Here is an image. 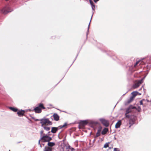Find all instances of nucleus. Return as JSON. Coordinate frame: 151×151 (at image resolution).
I'll return each instance as SVG.
<instances>
[{
	"label": "nucleus",
	"instance_id": "1",
	"mask_svg": "<svg viewBox=\"0 0 151 151\" xmlns=\"http://www.w3.org/2000/svg\"><path fill=\"white\" fill-rule=\"evenodd\" d=\"M40 121L42 127L45 125H51L52 124V123L48 119H42L40 120Z\"/></svg>",
	"mask_w": 151,
	"mask_h": 151
},
{
	"label": "nucleus",
	"instance_id": "2",
	"mask_svg": "<svg viewBox=\"0 0 151 151\" xmlns=\"http://www.w3.org/2000/svg\"><path fill=\"white\" fill-rule=\"evenodd\" d=\"M67 125L66 123H65L63 125H60L58 127H52V128L51 132L53 133H55L58 130V129H61L63 128L64 127Z\"/></svg>",
	"mask_w": 151,
	"mask_h": 151
},
{
	"label": "nucleus",
	"instance_id": "3",
	"mask_svg": "<svg viewBox=\"0 0 151 151\" xmlns=\"http://www.w3.org/2000/svg\"><path fill=\"white\" fill-rule=\"evenodd\" d=\"M145 77V76L143 78H142L140 80L137 81L134 85L133 87L134 88H136L139 87L140 85L143 82L144 79Z\"/></svg>",
	"mask_w": 151,
	"mask_h": 151
},
{
	"label": "nucleus",
	"instance_id": "4",
	"mask_svg": "<svg viewBox=\"0 0 151 151\" xmlns=\"http://www.w3.org/2000/svg\"><path fill=\"white\" fill-rule=\"evenodd\" d=\"M41 139L43 142H48L52 139V138L47 135H45L42 137Z\"/></svg>",
	"mask_w": 151,
	"mask_h": 151
},
{
	"label": "nucleus",
	"instance_id": "5",
	"mask_svg": "<svg viewBox=\"0 0 151 151\" xmlns=\"http://www.w3.org/2000/svg\"><path fill=\"white\" fill-rule=\"evenodd\" d=\"M99 120L104 126L107 127L109 126V123L108 120H106L104 118H100L99 119Z\"/></svg>",
	"mask_w": 151,
	"mask_h": 151
},
{
	"label": "nucleus",
	"instance_id": "6",
	"mask_svg": "<svg viewBox=\"0 0 151 151\" xmlns=\"http://www.w3.org/2000/svg\"><path fill=\"white\" fill-rule=\"evenodd\" d=\"M12 11L10 8L8 6H6L4 8L1 10L2 13L4 14H6L7 13L10 12Z\"/></svg>",
	"mask_w": 151,
	"mask_h": 151
},
{
	"label": "nucleus",
	"instance_id": "7",
	"mask_svg": "<svg viewBox=\"0 0 151 151\" xmlns=\"http://www.w3.org/2000/svg\"><path fill=\"white\" fill-rule=\"evenodd\" d=\"M132 109L130 108V106L126 110V112L125 114V116L126 117L129 118L130 116L128 114L132 111Z\"/></svg>",
	"mask_w": 151,
	"mask_h": 151
},
{
	"label": "nucleus",
	"instance_id": "8",
	"mask_svg": "<svg viewBox=\"0 0 151 151\" xmlns=\"http://www.w3.org/2000/svg\"><path fill=\"white\" fill-rule=\"evenodd\" d=\"M53 116L55 121H58L59 120V116L57 113H55L53 114Z\"/></svg>",
	"mask_w": 151,
	"mask_h": 151
},
{
	"label": "nucleus",
	"instance_id": "9",
	"mask_svg": "<svg viewBox=\"0 0 151 151\" xmlns=\"http://www.w3.org/2000/svg\"><path fill=\"white\" fill-rule=\"evenodd\" d=\"M34 110L36 113H40L42 111V109L41 108H40L38 106L35 108L34 109Z\"/></svg>",
	"mask_w": 151,
	"mask_h": 151
},
{
	"label": "nucleus",
	"instance_id": "10",
	"mask_svg": "<svg viewBox=\"0 0 151 151\" xmlns=\"http://www.w3.org/2000/svg\"><path fill=\"white\" fill-rule=\"evenodd\" d=\"M122 122L120 120H119L118 121V122L115 125V127L116 128H119L121 125Z\"/></svg>",
	"mask_w": 151,
	"mask_h": 151
},
{
	"label": "nucleus",
	"instance_id": "11",
	"mask_svg": "<svg viewBox=\"0 0 151 151\" xmlns=\"http://www.w3.org/2000/svg\"><path fill=\"white\" fill-rule=\"evenodd\" d=\"M90 4L91 5V8L93 10H94L95 9V6L93 2L91 1V0H89Z\"/></svg>",
	"mask_w": 151,
	"mask_h": 151
},
{
	"label": "nucleus",
	"instance_id": "12",
	"mask_svg": "<svg viewBox=\"0 0 151 151\" xmlns=\"http://www.w3.org/2000/svg\"><path fill=\"white\" fill-rule=\"evenodd\" d=\"M88 123V122L86 120H83L81 121L80 124L81 125L84 126L86 125Z\"/></svg>",
	"mask_w": 151,
	"mask_h": 151
},
{
	"label": "nucleus",
	"instance_id": "13",
	"mask_svg": "<svg viewBox=\"0 0 151 151\" xmlns=\"http://www.w3.org/2000/svg\"><path fill=\"white\" fill-rule=\"evenodd\" d=\"M108 129L107 128H104L102 131L101 132L102 134L104 135L106 134L107 132L108 131Z\"/></svg>",
	"mask_w": 151,
	"mask_h": 151
},
{
	"label": "nucleus",
	"instance_id": "14",
	"mask_svg": "<svg viewBox=\"0 0 151 151\" xmlns=\"http://www.w3.org/2000/svg\"><path fill=\"white\" fill-rule=\"evenodd\" d=\"M24 113V111L23 110H21L17 112V114L19 116L23 115Z\"/></svg>",
	"mask_w": 151,
	"mask_h": 151
},
{
	"label": "nucleus",
	"instance_id": "15",
	"mask_svg": "<svg viewBox=\"0 0 151 151\" xmlns=\"http://www.w3.org/2000/svg\"><path fill=\"white\" fill-rule=\"evenodd\" d=\"M40 108H41V109H45V107L44 106L43 104L42 103H40L38 104V106Z\"/></svg>",
	"mask_w": 151,
	"mask_h": 151
},
{
	"label": "nucleus",
	"instance_id": "16",
	"mask_svg": "<svg viewBox=\"0 0 151 151\" xmlns=\"http://www.w3.org/2000/svg\"><path fill=\"white\" fill-rule=\"evenodd\" d=\"M44 150V151H52V149L49 147H45Z\"/></svg>",
	"mask_w": 151,
	"mask_h": 151
},
{
	"label": "nucleus",
	"instance_id": "17",
	"mask_svg": "<svg viewBox=\"0 0 151 151\" xmlns=\"http://www.w3.org/2000/svg\"><path fill=\"white\" fill-rule=\"evenodd\" d=\"M55 145V144L52 142H49L48 143V145L49 146L52 147Z\"/></svg>",
	"mask_w": 151,
	"mask_h": 151
},
{
	"label": "nucleus",
	"instance_id": "18",
	"mask_svg": "<svg viewBox=\"0 0 151 151\" xmlns=\"http://www.w3.org/2000/svg\"><path fill=\"white\" fill-rule=\"evenodd\" d=\"M138 93V92L137 91H134L133 92L132 94L133 96L134 97L136 96Z\"/></svg>",
	"mask_w": 151,
	"mask_h": 151
},
{
	"label": "nucleus",
	"instance_id": "19",
	"mask_svg": "<svg viewBox=\"0 0 151 151\" xmlns=\"http://www.w3.org/2000/svg\"><path fill=\"white\" fill-rule=\"evenodd\" d=\"M9 108L11 110L14 111V112H16L17 111V109L16 108L12 107H10Z\"/></svg>",
	"mask_w": 151,
	"mask_h": 151
},
{
	"label": "nucleus",
	"instance_id": "20",
	"mask_svg": "<svg viewBox=\"0 0 151 151\" xmlns=\"http://www.w3.org/2000/svg\"><path fill=\"white\" fill-rule=\"evenodd\" d=\"M101 133H100V131L99 130H98L97 131V132L96 134V136L95 137H96L99 136L100 135Z\"/></svg>",
	"mask_w": 151,
	"mask_h": 151
},
{
	"label": "nucleus",
	"instance_id": "21",
	"mask_svg": "<svg viewBox=\"0 0 151 151\" xmlns=\"http://www.w3.org/2000/svg\"><path fill=\"white\" fill-rule=\"evenodd\" d=\"M43 128H44V129L46 131H49L50 129V128L48 127L47 126H44L43 127Z\"/></svg>",
	"mask_w": 151,
	"mask_h": 151
},
{
	"label": "nucleus",
	"instance_id": "22",
	"mask_svg": "<svg viewBox=\"0 0 151 151\" xmlns=\"http://www.w3.org/2000/svg\"><path fill=\"white\" fill-rule=\"evenodd\" d=\"M133 97H134L132 96L129 99L128 101V103H130L133 100Z\"/></svg>",
	"mask_w": 151,
	"mask_h": 151
},
{
	"label": "nucleus",
	"instance_id": "23",
	"mask_svg": "<svg viewBox=\"0 0 151 151\" xmlns=\"http://www.w3.org/2000/svg\"><path fill=\"white\" fill-rule=\"evenodd\" d=\"M130 106V108H131V109H137V108L135 106H133L132 105H131Z\"/></svg>",
	"mask_w": 151,
	"mask_h": 151
},
{
	"label": "nucleus",
	"instance_id": "24",
	"mask_svg": "<svg viewBox=\"0 0 151 151\" xmlns=\"http://www.w3.org/2000/svg\"><path fill=\"white\" fill-rule=\"evenodd\" d=\"M109 145L107 143H106L104 145V147L105 148H107L109 147Z\"/></svg>",
	"mask_w": 151,
	"mask_h": 151
},
{
	"label": "nucleus",
	"instance_id": "25",
	"mask_svg": "<svg viewBox=\"0 0 151 151\" xmlns=\"http://www.w3.org/2000/svg\"><path fill=\"white\" fill-rule=\"evenodd\" d=\"M138 111H140L141 110V108L140 106H138L137 108V109H136Z\"/></svg>",
	"mask_w": 151,
	"mask_h": 151
},
{
	"label": "nucleus",
	"instance_id": "26",
	"mask_svg": "<svg viewBox=\"0 0 151 151\" xmlns=\"http://www.w3.org/2000/svg\"><path fill=\"white\" fill-rule=\"evenodd\" d=\"M114 151H119L118 148H114Z\"/></svg>",
	"mask_w": 151,
	"mask_h": 151
},
{
	"label": "nucleus",
	"instance_id": "27",
	"mask_svg": "<svg viewBox=\"0 0 151 151\" xmlns=\"http://www.w3.org/2000/svg\"><path fill=\"white\" fill-rule=\"evenodd\" d=\"M92 16H91V18H92ZM91 19L90 21V22H91ZM90 23H89V25H88V30H89V26H90Z\"/></svg>",
	"mask_w": 151,
	"mask_h": 151
},
{
	"label": "nucleus",
	"instance_id": "28",
	"mask_svg": "<svg viewBox=\"0 0 151 151\" xmlns=\"http://www.w3.org/2000/svg\"><path fill=\"white\" fill-rule=\"evenodd\" d=\"M139 61H137L136 63L134 65V66H135V67L138 64V63H139Z\"/></svg>",
	"mask_w": 151,
	"mask_h": 151
},
{
	"label": "nucleus",
	"instance_id": "29",
	"mask_svg": "<svg viewBox=\"0 0 151 151\" xmlns=\"http://www.w3.org/2000/svg\"><path fill=\"white\" fill-rule=\"evenodd\" d=\"M43 131H41L40 132L41 135L42 136L43 133Z\"/></svg>",
	"mask_w": 151,
	"mask_h": 151
},
{
	"label": "nucleus",
	"instance_id": "30",
	"mask_svg": "<svg viewBox=\"0 0 151 151\" xmlns=\"http://www.w3.org/2000/svg\"><path fill=\"white\" fill-rule=\"evenodd\" d=\"M140 105H142L143 104V103H142V101H140Z\"/></svg>",
	"mask_w": 151,
	"mask_h": 151
},
{
	"label": "nucleus",
	"instance_id": "31",
	"mask_svg": "<svg viewBox=\"0 0 151 151\" xmlns=\"http://www.w3.org/2000/svg\"><path fill=\"white\" fill-rule=\"evenodd\" d=\"M94 0V1L96 3V2L97 1H99V0Z\"/></svg>",
	"mask_w": 151,
	"mask_h": 151
},
{
	"label": "nucleus",
	"instance_id": "32",
	"mask_svg": "<svg viewBox=\"0 0 151 151\" xmlns=\"http://www.w3.org/2000/svg\"><path fill=\"white\" fill-rule=\"evenodd\" d=\"M40 140H39L38 143H39V144H40Z\"/></svg>",
	"mask_w": 151,
	"mask_h": 151
},
{
	"label": "nucleus",
	"instance_id": "33",
	"mask_svg": "<svg viewBox=\"0 0 151 151\" xmlns=\"http://www.w3.org/2000/svg\"><path fill=\"white\" fill-rule=\"evenodd\" d=\"M132 121H133L132 120H130V124H131V122Z\"/></svg>",
	"mask_w": 151,
	"mask_h": 151
},
{
	"label": "nucleus",
	"instance_id": "34",
	"mask_svg": "<svg viewBox=\"0 0 151 151\" xmlns=\"http://www.w3.org/2000/svg\"><path fill=\"white\" fill-rule=\"evenodd\" d=\"M143 86H142V87L140 89H139V90H141V89H142V88H143Z\"/></svg>",
	"mask_w": 151,
	"mask_h": 151
},
{
	"label": "nucleus",
	"instance_id": "35",
	"mask_svg": "<svg viewBox=\"0 0 151 151\" xmlns=\"http://www.w3.org/2000/svg\"><path fill=\"white\" fill-rule=\"evenodd\" d=\"M95 141V139H94L93 140V142H94Z\"/></svg>",
	"mask_w": 151,
	"mask_h": 151
},
{
	"label": "nucleus",
	"instance_id": "36",
	"mask_svg": "<svg viewBox=\"0 0 151 151\" xmlns=\"http://www.w3.org/2000/svg\"><path fill=\"white\" fill-rule=\"evenodd\" d=\"M40 147H41V145H40Z\"/></svg>",
	"mask_w": 151,
	"mask_h": 151
}]
</instances>
